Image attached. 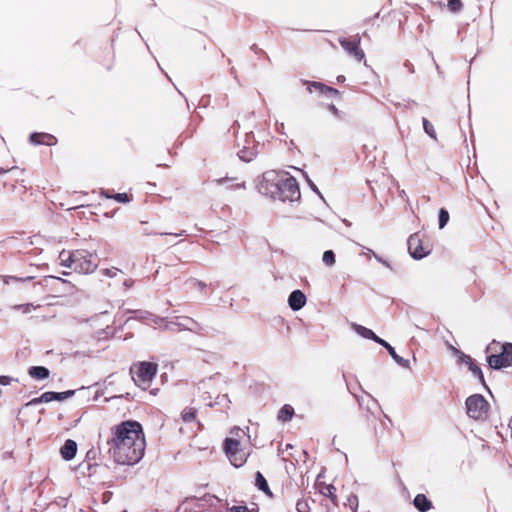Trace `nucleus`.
I'll use <instances>...</instances> for the list:
<instances>
[{
  "label": "nucleus",
  "instance_id": "nucleus-1",
  "mask_svg": "<svg viewBox=\"0 0 512 512\" xmlns=\"http://www.w3.org/2000/svg\"><path fill=\"white\" fill-rule=\"evenodd\" d=\"M114 462L121 465H134L144 456L145 437L142 426L134 420L124 421L115 427L111 439L99 447Z\"/></svg>",
  "mask_w": 512,
  "mask_h": 512
},
{
  "label": "nucleus",
  "instance_id": "nucleus-2",
  "mask_svg": "<svg viewBox=\"0 0 512 512\" xmlns=\"http://www.w3.org/2000/svg\"><path fill=\"white\" fill-rule=\"evenodd\" d=\"M158 365L153 362H140L138 365L130 368V374L134 383L142 389L150 387L152 380L157 373Z\"/></svg>",
  "mask_w": 512,
  "mask_h": 512
},
{
  "label": "nucleus",
  "instance_id": "nucleus-3",
  "mask_svg": "<svg viewBox=\"0 0 512 512\" xmlns=\"http://www.w3.org/2000/svg\"><path fill=\"white\" fill-rule=\"evenodd\" d=\"M465 406L468 417L477 421H484L487 419L490 405L481 394H473L469 396L465 401Z\"/></svg>",
  "mask_w": 512,
  "mask_h": 512
},
{
  "label": "nucleus",
  "instance_id": "nucleus-4",
  "mask_svg": "<svg viewBox=\"0 0 512 512\" xmlns=\"http://www.w3.org/2000/svg\"><path fill=\"white\" fill-rule=\"evenodd\" d=\"M283 173L275 170H269L263 173L261 179L257 183L259 193L269 196L273 199L277 196L279 185L281 183Z\"/></svg>",
  "mask_w": 512,
  "mask_h": 512
},
{
  "label": "nucleus",
  "instance_id": "nucleus-5",
  "mask_svg": "<svg viewBox=\"0 0 512 512\" xmlns=\"http://www.w3.org/2000/svg\"><path fill=\"white\" fill-rule=\"evenodd\" d=\"M74 268L79 274L93 273L98 267L97 255L87 250H74Z\"/></svg>",
  "mask_w": 512,
  "mask_h": 512
},
{
  "label": "nucleus",
  "instance_id": "nucleus-6",
  "mask_svg": "<svg viewBox=\"0 0 512 512\" xmlns=\"http://www.w3.org/2000/svg\"><path fill=\"white\" fill-rule=\"evenodd\" d=\"M279 188L275 199L282 202H293L300 199L301 193L299 185L294 177L283 173Z\"/></svg>",
  "mask_w": 512,
  "mask_h": 512
},
{
  "label": "nucleus",
  "instance_id": "nucleus-7",
  "mask_svg": "<svg viewBox=\"0 0 512 512\" xmlns=\"http://www.w3.org/2000/svg\"><path fill=\"white\" fill-rule=\"evenodd\" d=\"M498 354L487 356V362L491 369L500 370L512 366V343H504Z\"/></svg>",
  "mask_w": 512,
  "mask_h": 512
},
{
  "label": "nucleus",
  "instance_id": "nucleus-8",
  "mask_svg": "<svg viewBox=\"0 0 512 512\" xmlns=\"http://www.w3.org/2000/svg\"><path fill=\"white\" fill-rule=\"evenodd\" d=\"M165 327L168 330L179 328L180 330H188L196 334H201L203 331V326L200 323L186 316L176 317L174 320L167 321Z\"/></svg>",
  "mask_w": 512,
  "mask_h": 512
},
{
  "label": "nucleus",
  "instance_id": "nucleus-9",
  "mask_svg": "<svg viewBox=\"0 0 512 512\" xmlns=\"http://www.w3.org/2000/svg\"><path fill=\"white\" fill-rule=\"evenodd\" d=\"M260 147H263V145L255 141L254 134L250 132L246 134L245 144L237 154L242 161L250 162L258 155Z\"/></svg>",
  "mask_w": 512,
  "mask_h": 512
},
{
  "label": "nucleus",
  "instance_id": "nucleus-10",
  "mask_svg": "<svg viewBox=\"0 0 512 512\" xmlns=\"http://www.w3.org/2000/svg\"><path fill=\"white\" fill-rule=\"evenodd\" d=\"M407 245L410 256L415 260H421L431 252L428 246L423 245L419 233L412 234L408 238Z\"/></svg>",
  "mask_w": 512,
  "mask_h": 512
},
{
  "label": "nucleus",
  "instance_id": "nucleus-11",
  "mask_svg": "<svg viewBox=\"0 0 512 512\" xmlns=\"http://www.w3.org/2000/svg\"><path fill=\"white\" fill-rule=\"evenodd\" d=\"M341 47L352 57H354L357 61H362L365 59V53L360 48V37L356 36L355 39L350 40L345 37H340L338 39Z\"/></svg>",
  "mask_w": 512,
  "mask_h": 512
},
{
  "label": "nucleus",
  "instance_id": "nucleus-12",
  "mask_svg": "<svg viewBox=\"0 0 512 512\" xmlns=\"http://www.w3.org/2000/svg\"><path fill=\"white\" fill-rule=\"evenodd\" d=\"M307 298L299 289L293 290L288 297V305L292 311H299L306 304Z\"/></svg>",
  "mask_w": 512,
  "mask_h": 512
},
{
  "label": "nucleus",
  "instance_id": "nucleus-13",
  "mask_svg": "<svg viewBox=\"0 0 512 512\" xmlns=\"http://www.w3.org/2000/svg\"><path fill=\"white\" fill-rule=\"evenodd\" d=\"M378 344L383 346L387 352L389 353V355L392 357V359L401 367L403 368H409L410 366V361L408 359H404L403 357L399 356L394 347L391 346L387 341H385L384 339L380 338V340L378 341Z\"/></svg>",
  "mask_w": 512,
  "mask_h": 512
},
{
  "label": "nucleus",
  "instance_id": "nucleus-14",
  "mask_svg": "<svg viewBox=\"0 0 512 512\" xmlns=\"http://www.w3.org/2000/svg\"><path fill=\"white\" fill-rule=\"evenodd\" d=\"M60 454L64 460H72L77 454V443L72 439H67L60 449Z\"/></svg>",
  "mask_w": 512,
  "mask_h": 512
},
{
  "label": "nucleus",
  "instance_id": "nucleus-15",
  "mask_svg": "<svg viewBox=\"0 0 512 512\" xmlns=\"http://www.w3.org/2000/svg\"><path fill=\"white\" fill-rule=\"evenodd\" d=\"M413 506L419 512H428L433 508V503L425 494L419 493L413 499Z\"/></svg>",
  "mask_w": 512,
  "mask_h": 512
},
{
  "label": "nucleus",
  "instance_id": "nucleus-16",
  "mask_svg": "<svg viewBox=\"0 0 512 512\" xmlns=\"http://www.w3.org/2000/svg\"><path fill=\"white\" fill-rule=\"evenodd\" d=\"M75 392L76 390H67L64 392L48 391L43 393V399L46 400V403L51 401H63L74 396Z\"/></svg>",
  "mask_w": 512,
  "mask_h": 512
},
{
  "label": "nucleus",
  "instance_id": "nucleus-17",
  "mask_svg": "<svg viewBox=\"0 0 512 512\" xmlns=\"http://www.w3.org/2000/svg\"><path fill=\"white\" fill-rule=\"evenodd\" d=\"M352 328L358 335L365 339L373 340L376 343H378L380 340V337L377 336L371 329L366 328L360 324L352 323Z\"/></svg>",
  "mask_w": 512,
  "mask_h": 512
},
{
  "label": "nucleus",
  "instance_id": "nucleus-18",
  "mask_svg": "<svg viewBox=\"0 0 512 512\" xmlns=\"http://www.w3.org/2000/svg\"><path fill=\"white\" fill-rule=\"evenodd\" d=\"M28 374L33 379L44 380L49 377L50 371L45 366H31L28 369Z\"/></svg>",
  "mask_w": 512,
  "mask_h": 512
},
{
  "label": "nucleus",
  "instance_id": "nucleus-19",
  "mask_svg": "<svg viewBox=\"0 0 512 512\" xmlns=\"http://www.w3.org/2000/svg\"><path fill=\"white\" fill-rule=\"evenodd\" d=\"M255 486L258 490L262 491L265 495L273 497V493L269 488L268 482L263 474L259 471L255 474Z\"/></svg>",
  "mask_w": 512,
  "mask_h": 512
},
{
  "label": "nucleus",
  "instance_id": "nucleus-20",
  "mask_svg": "<svg viewBox=\"0 0 512 512\" xmlns=\"http://www.w3.org/2000/svg\"><path fill=\"white\" fill-rule=\"evenodd\" d=\"M237 181V178H229V177H224V178H219V179H216L214 180V182H216L218 185H226V188L227 189H230V190H235V189H239V188H245V182H236Z\"/></svg>",
  "mask_w": 512,
  "mask_h": 512
},
{
  "label": "nucleus",
  "instance_id": "nucleus-21",
  "mask_svg": "<svg viewBox=\"0 0 512 512\" xmlns=\"http://www.w3.org/2000/svg\"><path fill=\"white\" fill-rule=\"evenodd\" d=\"M60 263L62 266L73 269L74 268V251L63 250L59 254Z\"/></svg>",
  "mask_w": 512,
  "mask_h": 512
},
{
  "label": "nucleus",
  "instance_id": "nucleus-22",
  "mask_svg": "<svg viewBox=\"0 0 512 512\" xmlns=\"http://www.w3.org/2000/svg\"><path fill=\"white\" fill-rule=\"evenodd\" d=\"M240 442L234 438H226L224 441V451L226 454L239 453Z\"/></svg>",
  "mask_w": 512,
  "mask_h": 512
},
{
  "label": "nucleus",
  "instance_id": "nucleus-23",
  "mask_svg": "<svg viewBox=\"0 0 512 512\" xmlns=\"http://www.w3.org/2000/svg\"><path fill=\"white\" fill-rule=\"evenodd\" d=\"M293 415H294L293 407L291 405L285 404L279 410L278 419L283 422H286V421L291 420Z\"/></svg>",
  "mask_w": 512,
  "mask_h": 512
},
{
  "label": "nucleus",
  "instance_id": "nucleus-24",
  "mask_svg": "<svg viewBox=\"0 0 512 512\" xmlns=\"http://www.w3.org/2000/svg\"><path fill=\"white\" fill-rule=\"evenodd\" d=\"M226 455L230 460L231 464L236 468L243 466L246 462V457L244 456V453H242L240 450L239 453H232Z\"/></svg>",
  "mask_w": 512,
  "mask_h": 512
},
{
  "label": "nucleus",
  "instance_id": "nucleus-25",
  "mask_svg": "<svg viewBox=\"0 0 512 512\" xmlns=\"http://www.w3.org/2000/svg\"><path fill=\"white\" fill-rule=\"evenodd\" d=\"M469 370L479 379V381L482 383V385L489 390L488 386L486 385L483 372L481 368L477 365L475 361L472 362V364H469Z\"/></svg>",
  "mask_w": 512,
  "mask_h": 512
},
{
  "label": "nucleus",
  "instance_id": "nucleus-26",
  "mask_svg": "<svg viewBox=\"0 0 512 512\" xmlns=\"http://www.w3.org/2000/svg\"><path fill=\"white\" fill-rule=\"evenodd\" d=\"M300 82L307 87V91L309 93L317 92L319 94L324 93V89L318 88L317 84H323L322 82H316V81H309L300 79Z\"/></svg>",
  "mask_w": 512,
  "mask_h": 512
},
{
  "label": "nucleus",
  "instance_id": "nucleus-27",
  "mask_svg": "<svg viewBox=\"0 0 512 512\" xmlns=\"http://www.w3.org/2000/svg\"><path fill=\"white\" fill-rule=\"evenodd\" d=\"M449 212L445 208H441L438 214L439 228L443 229L449 222Z\"/></svg>",
  "mask_w": 512,
  "mask_h": 512
},
{
  "label": "nucleus",
  "instance_id": "nucleus-28",
  "mask_svg": "<svg viewBox=\"0 0 512 512\" xmlns=\"http://www.w3.org/2000/svg\"><path fill=\"white\" fill-rule=\"evenodd\" d=\"M322 261L328 267L334 266V264L336 262V260H335V253L332 250H326L323 253Z\"/></svg>",
  "mask_w": 512,
  "mask_h": 512
},
{
  "label": "nucleus",
  "instance_id": "nucleus-29",
  "mask_svg": "<svg viewBox=\"0 0 512 512\" xmlns=\"http://www.w3.org/2000/svg\"><path fill=\"white\" fill-rule=\"evenodd\" d=\"M422 124L425 133L429 135L432 139L436 140V131L432 123L428 119L422 118Z\"/></svg>",
  "mask_w": 512,
  "mask_h": 512
},
{
  "label": "nucleus",
  "instance_id": "nucleus-30",
  "mask_svg": "<svg viewBox=\"0 0 512 512\" xmlns=\"http://www.w3.org/2000/svg\"><path fill=\"white\" fill-rule=\"evenodd\" d=\"M196 417V410L193 408H185L182 411L181 418L185 423L193 421Z\"/></svg>",
  "mask_w": 512,
  "mask_h": 512
},
{
  "label": "nucleus",
  "instance_id": "nucleus-31",
  "mask_svg": "<svg viewBox=\"0 0 512 512\" xmlns=\"http://www.w3.org/2000/svg\"><path fill=\"white\" fill-rule=\"evenodd\" d=\"M318 88L324 89V93L327 97H333L339 94V91L333 87L327 86L325 84H317Z\"/></svg>",
  "mask_w": 512,
  "mask_h": 512
},
{
  "label": "nucleus",
  "instance_id": "nucleus-32",
  "mask_svg": "<svg viewBox=\"0 0 512 512\" xmlns=\"http://www.w3.org/2000/svg\"><path fill=\"white\" fill-rule=\"evenodd\" d=\"M455 353L457 354V357H458L457 360L459 363H465L469 366V364H472V362L474 361V359H472L469 355L463 353L460 350L456 349Z\"/></svg>",
  "mask_w": 512,
  "mask_h": 512
},
{
  "label": "nucleus",
  "instance_id": "nucleus-33",
  "mask_svg": "<svg viewBox=\"0 0 512 512\" xmlns=\"http://www.w3.org/2000/svg\"><path fill=\"white\" fill-rule=\"evenodd\" d=\"M447 6L451 12L457 13L461 11L463 5L461 0H448Z\"/></svg>",
  "mask_w": 512,
  "mask_h": 512
},
{
  "label": "nucleus",
  "instance_id": "nucleus-34",
  "mask_svg": "<svg viewBox=\"0 0 512 512\" xmlns=\"http://www.w3.org/2000/svg\"><path fill=\"white\" fill-rule=\"evenodd\" d=\"M297 512H310V506L307 500L299 499L296 503Z\"/></svg>",
  "mask_w": 512,
  "mask_h": 512
},
{
  "label": "nucleus",
  "instance_id": "nucleus-35",
  "mask_svg": "<svg viewBox=\"0 0 512 512\" xmlns=\"http://www.w3.org/2000/svg\"><path fill=\"white\" fill-rule=\"evenodd\" d=\"M335 491H336V488L333 485H327L322 490V494L329 497L333 502H335V500H336Z\"/></svg>",
  "mask_w": 512,
  "mask_h": 512
},
{
  "label": "nucleus",
  "instance_id": "nucleus-36",
  "mask_svg": "<svg viewBox=\"0 0 512 512\" xmlns=\"http://www.w3.org/2000/svg\"><path fill=\"white\" fill-rule=\"evenodd\" d=\"M29 142L33 145L43 144L44 140H42V133H40V132L31 133L29 136Z\"/></svg>",
  "mask_w": 512,
  "mask_h": 512
},
{
  "label": "nucleus",
  "instance_id": "nucleus-37",
  "mask_svg": "<svg viewBox=\"0 0 512 512\" xmlns=\"http://www.w3.org/2000/svg\"><path fill=\"white\" fill-rule=\"evenodd\" d=\"M42 140H44L43 144L48 146H53L57 144L56 137L49 133H42Z\"/></svg>",
  "mask_w": 512,
  "mask_h": 512
},
{
  "label": "nucleus",
  "instance_id": "nucleus-38",
  "mask_svg": "<svg viewBox=\"0 0 512 512\" xmlns=\"http://www.w3.org/2000/svg\"><path fill=\"white\" fill-rule=\"evenodd\" d=\"M112 197L119 203H128L130 201V197L127 193H116L113 194Z\"/></svg>",
  "mask_w": 512,
  "mask_h": 512
},
{
  "label": "nucleus",
  "instance_id": "nucleus-39",
  "mask_svg": "<svg viewBox=\"0 0 512 512\" xmlns=\"http://www.w3.org/2000/svg\"><path fill=\"white\" fill-rule=\"evenodd\" d=\"M120 272V270L118 268H115V267H112V268H107V269H103L102 270V273L109 277V278H114L117 273Z\"/></svg>",
  "mask_w": 512,
  "mask_h": 512
},
{
  "label": "nucleus",
  "instance_id": "nucleus-40",
  "mask_svg": "<svg viewBox=\"0 0 512 512\" xmlns=\"http://www.w3.org/2000/svg\"><path fill=\"white\" fill-rule=\"evenodd\" d=\"M14 308L15 309H21L24 314H28L33 309H35V307L31 303H29V304H22V305H16Z\"/></svg>",
  "mask_w": 512,
  "mask_h": 512
},
{
  "label": "nucleus",
  "instance_id": "nucleus-41",
  "mask_svg": "<svg viewBox=\"0 0 512 512\" xmlns=\"http://www.w3.org/2000/svg\"><path fill=\"white\" fill-rule=\"evenodd\" d=\"M305 178L311 190L314 191L321 199H323V196L315 183L307 175H305Z\"/></svg>",
  "mask_w": 512,
  "mask_h": 512
},
{
  "label": "nucleus",
  "instance_id": "nucleus-42",
  "mask_svg": "<svg viewBox=\"0 0 512 512\" xmlns=\"http://www.w3.org/2000/svg\"><path fill=\"white\" fill-rule=\"evenodd\" d=\"M189 282L192 283L195 287L199 288L200 290H204L207 287V284L205 282L198 279L192 278L189 280Z\"/></svg>",
  "mask_w": 512,
  "mask_h": 512
},
{
  "label": "nucleus",
  "instance_id": "nucleus-43",
  "mask_svg": "<svg viewBox=\"0 0 512 512\" xmlns=\"http://www.w3.org/2000/svg\"><path fill=\"white\" fill-rule=\"evenodd\" d=\"M368 251H369L370 253H372V255L374 256V258H375L378 262H380L381 264H383L385 267H387V268L391 269V266H390V264H389V262H388L387 260H385V259H383L382 257L378 256V255H377L376 253H374V251H372L371 249H368Z\"/></svg>",
  "mask_w": 512,
  "mask_h": 512
},
{
  "label": "nucleus",
  "instance_id": "nucleus-44",
  "mask_svg": "<svg viewBox=\"0 0 512 512\" xmlns=\"http://www.w3.org/2000/svg\"><path fill=\"white\" fill-rule=\"evenodd\" d=\"M230 512H252V510H249L247 506L245 505H239V506H232L229 508Z\"/></svg>",
  "mask_w": 512,
  "mask_h": 512
},
{
  "label": "nucleus",
  "instance_id": "nucleus-45",
  "mask_svg": "<svg viewBox=\"0 0 512 512\" xmlns=\"http://www.w3.org/2000/svg\"><path fill=\"white\" fill-rule=\"evenodd\" d=\"M328 110L337 118H341V114L342 112L334 105V104H329L328 105Z\"/></svg>",
  "mask_w": 512,
  "mask_h": 512
},
{
  "label": "nucleus",
  "instance_id": "nucleus-46",
  "mask_svg": "<svg viewBox=\"0 0 512 512\" xmlns=\"http://www.w3.org/2000/svg\"><path fill=\"white\" fill-rule=\"evenodd\" d=\"M40 403H46V400L43 399V394L40 397L30 400L26 405L27 406H36Z\"/></svg>",
  "mask_w": 512,
  "mask_h": 512
},
{
  "label": "nucleus",
  "instance_id": "nucleus-47",
  "mask_svg": "<svg viewBox=\"0 0 512 512\" xmlns=\"http://www.w3.org/2000/svg\"><path fill=\"white\" fill-rule=\"evenodd\" d=\"M348 502H349V505H350V508L352 510V512H356V508L358 506V499L356 496H353V497H350L348 499Z\"/></svg>",
  "mask_w": 512,
  "mask_h": 512
},
{
  "label": "nucleus",
  "instance_id": "nucleus-48",
  "mask_svg": "<svg viewBox=\"0 0 512 512\" xmlns=\"http://www.w3.org/2000/svg\"><path fill=\"white\" fill-rule=\"evenodd\" d=\"M12 381V378L10 376H0V385L6 386L9 385Z\"/></svg>",
  "mask_w": 512,
  "mask_h": 512
},
{
  "label": "nucleus",
  "instance_id": "nucleus-49",
  "mask_svg": "<svg viewBox=\"0 0 512 512\" xmlns=\"http://www.w3.org/2000/svg\"><path fill=\"white\" fill-rule=\"evenodd\" d=\"M185 230H182L180 233H175L174 235L175 236H182V235H185ZM144 234L145 235H151L152 233L149 232V230H145L144 231ZM159 235H173L172 233H158Z\"/></svg>",
  "mask_w": 512,
  "mask_h": 512
},
{
  "label": "nucleus",
  "instance_id": "nucleus-50",
  "mask_svg": "<svg viewBox=\"0 0 512 512\" xmlns=\"http://www.w3.org/2000/svg\"><path fill=\"white\" fill-rule=\"evenodd\" d=\"M135 313H138L140 318L146 319L148 316H151L152 314L147 311H134Z\"/></svg>",
  "mask_w": 512,
  "mask_h": 512
},
{
  "label": "nucleus",
  "instance_id": "nucleus-51",
  "mask_svg": "<svg viewBox=\"0 0 512 512\" xmlns=\"http://www.w3.org/2000/svg\"><path fill=\"white\" fill-rule=\"evenodd\" d=\"M101 196L107 198V199H113V195L109 193L108 190H105V189H101V192H100Z\"/></svg>",
  "mask_w": 512,
  "mask_h": 512
},
{
  "label": "nucleus",
  "instance_id": "nucleus-52",
  "mask_svg": "<svg viewBox=\"0 0 512 512\" xmlns=\"http://www.w3.org/2000/svg\"><path fill=\"white\" fill-rule=\"evenodd\" d=\"M251 50L255 51L256 53H263L265 54L266 58L269 59L268 55L263 50L259 49L256 44L251 46Z\"/></svg>",
  "mask_w": 512,
  "mask_h": 512
},
{
  "label": "nucleus",
  "instance_id": "nucleus-53",
  "mask_svg": "<svg viewBox=\"0 0 512 512\" xmlns=\"http://www.w3.org/2000/svg\"><path fill=\"white\" fill-rule=\"evenodd\" d=\"M276 130H277L278 133L284 134V132H283V130H284V123L276 122Z\"/></svg>",
  "mask_w": 512,
  "mask_h": 512
},
{
  "label": "nucleus",
  "instance_id": "nucleus-54",
  "mask_svg": "<svg viewBox=\"0 0 512 512\" xmlns=\"http://www.w3.org/2000/svg\"><path fill=\"white\" fill-rule=\"evenodd\" d=\"M97 334H98V339H99V340L104 339V338H107V332H106V330H101V331H99Z\"/></svg>",
  "mask_w": 512,
  "mask_h": 512
},
{
  "label": "nucleus",
  "instance_id": "nucleus-55",
  "mask_svg": "<svg viewBox=\"0 0 512 512\" xmlns=\"http://www.w3.org/2000/svg\"><path fill=\"white\" fill-rule=\"evenodd\" d=\"M123 285L126 286L127 288H130L133 285V280L127 279L123 282Z\"/></svg>",
  "mask_w": 512,
  "mask_h": 512
},
{
  "label": "nucleus",
  "instance_id": "nucleus-56",
  "mask_svg": "<svg viewBox=\"0 0 512 512\" xmlns=\"http://www.w3.org/2000/svg\"><path fill=\"white\" fill-rule=\"evenodd\" d=\"M368 396L371 398V402L374 407H379V404L376 399H374L371 395L368 394Z\"/></svg>",
  "mask_w": 512,
  "mask_h": 512
},
{
  "label": "nucleus",
  "instance_id": "nucleus-57",
  "mask_svg": "<svg viewBox=\"0 0 512 512\" xmlns=\"http://www.w3.org/2000/svg\"><path fill=\"white\" fill-rule=\"evenodd\" d=\"M399 196H400L401 198H403V199H407V198H408V197H407V194H406V192H405V190H401V191L399 192Z\"/></svg>",
  "mask_w": 512,
  "mask_h": 512
},
{
  "label": "nucleus",
  "instance_id": "nucleus-58",
  "mask_svg": "<svg viewBox=\"0 0 512 512\" xmlns=\"http://www.w3.org/2000/svg\"><path fill=\"white\" fill-rule=\"evenodd\" d=\"M405 66L408 67V69L411 71V72H414V69H413V65L409 62H406L405 63Z\"/></svg>",
  "mask_w": 512,
  "mask_h": 512
},
{
  "label": "nucleus",
  "instance_id": "nucleus-59",
  "mask_svg": "<svg viewBox=\"0 0 512 512\" xmlns=\"http://www.w3.org/2000/svg\"><path fill=\"white\" fill-rule=\"evenodd\" d=\"M493 345H498V343H497L496 341H493L492 343H490V344L487 346L486 351H488V350L492 349V346H493Z\"/></svg>",
  "mask_w": 512,
  "mask_h": 512
},
{
  "label": "nucleus",
  "instance_id": "nucleus-60",
  "mask_svg": "<svg viewBox=\"0 0 512 512\" xmlns=\"http://www.w3.org/2000/svg\"><path fill=\"white\" fill-rule=\"evenodd\" d=\"M231 74L233 75V77L236 79L237 78V72L235 70L234 67L231 68Z\"/></svg>",
  "mask_w": 512,
  "mask_h": 512
},
{
  "label": "nucleus",
  "instance_id": "nucleus-61",
  "mask_svg": "<svg viewBox=\"0 0 512 512\" xmlns=\"http://www.w3.org/2000/svg\"><path fill=\"white\" fill-rule=\"evenodd\" d=\"M367 411L370 412L371 414H373V407H371L370 405H367Z\"/></svg>",
  "mask_w": 512,
  "mask_h": 512
},
{
  "label": "nucleus",
  "instance_id": "nucleus-62",
  "mask_svg": "<svg viewBox=\"0 0 512 512\" xmlns=\"http://www.w3.org/2000/svg\"><path fill=\"white\" fill-rule=\"evenodd\" d=\"M337 80H338V82H342V81H344V80H345V77H344V76H342V75H341V76H338Z\"/></svg>",
  "mask_w": 512,
  "mask_h": 512
},
{
  "label": "nucleus",
  "instance_id": "nucleus-63",
  "mask_svg": "<svg viewBox=\"0 0 512 512\" xmlns=\"http://www.w3.org/2000/svg\"><path fill=\"white\" fill-rule=\"evenodd\" d=\"M509 428L511 429V438H512V416H511V419L509 421Z\"/></svg>",
  "mask_w": 512,
  "mask_h": 512
},
{
  "label": "nucleus",
  "instance_id": "nucleus-64",
  "mask_svg": "<svg viewBox=\"0 0 512 512\" xmlns=\"http://www.w3.org/2000/svg\"><path fill=\"white\" fill-rule=\"evenodd\" d=\"M359 406H363L362 401L358 400Z\"/></svg>",
  "mask_w": 512,
  "mask_h": 512
}]
</instances>
